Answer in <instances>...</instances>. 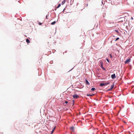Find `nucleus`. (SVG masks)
<instances>
[{"mask_svg": "<svg viewBox=\"0 0 134 134\" xmlns=\"http://www.w3.org/2000/svg\"><path fill=\"white\" fill-rule=\"evenodd\" d=\"M100 66L104 70H105V69L103 67V62L102 61L100 62Z\"/></svg>", "mask_w": 134, "mask_h": 134, "instance_id": "1", "label": "nucleus"}, {"mask_svg": "<svg viewBox=\"0 0 134 134\" xmlns=\"http://www.w3.org/2000/svg\"><path fill=\"white\" fill-rule=\"evenodd\" d=\"M130 60L131 59L130 58L127 59L125 61V64H128L130 62Z\"/></svg>", "mask_w": 134, "mask_h": 134, "instance_id": "2", "label": "nucleus"}, {"mask_svg": "<svg viewBox=\"0 0 134 134\" xmlns=\"http://www.w3.org/2000/svg\"><path fill=\"white\" fill-rule=\"evenodd\" d=\"M72 97L74 98L77 99L79 97L76 94H74L72 95Z\"/></svg>", "mask_w": 134, "mask_h": 134, "instance_id": "3", "label": "nucleus"}, {"mask_svg": "<svg viewBox=\"0 0 134 134\" xmlns=\"http://www.w3.org/2000/svg\"><path fill=\"white\" fill-rule=\"evenodd\" d=\"M111 77L113 79H115V74H114L113 75H111Z\"/></svg>", "mask_w": 134, "mask_h": 134, "instance_id": "4", "label": "nucleus"}, {"mask_svg": "<svg viewBox=\"0 0 134 134\" xmlns=\"http://www.w3.org/2000/svg\"><path fill=\"white\" fill-rule=\"evenodd\" d=\"M85 83L87 85H90V83L89 82L87 81V80L86 79V80H85Z\"/></svg>", "mask_w": 134, "mask_h": 134, "instance_id": "5", "label": "nucleus"}, {"mask_svg": "<svg viewBox=\"0 0 134 134\" xmlns=\"http://www.w3.org/2000/svg\"><path fill=\"white\" fill-rule=\"evenodd\" d=\"M105 84L104 83H100V86L101 87H103L105 86Z\"/></svg>", "mask_w": 134, "mask_h": 134, "instance_id": "6", "label": "nucleus"}, {"mask_svg": "<svg viewBox=\"0 0 134 134\" xmlns=\"http://www.w3.org/2000/svg\"><path fill=\"white\" fill-rule=\"evenodd\" d=\"M65 0H63L62 2V5H63L65 3Z\"/></svg>", "mask_w": 134, "mask_h": 134, "instance_id": "7", "label": "nucleus"}, {"mask_svg": "<svg viewBox=\"0 0 134 134\" xmlns=\"http://www.w3.org/2000/svg\"><path fill=\"white\" fill-rule=\"evenodd\" d=\"M70 129L72 131H73L74 130V127H70Z\"/></svg>", "mask_w": 134, "mask_h": 134, "instance_id": "8", "label": "nucleus"}, {"mask_svg": "<svg viewBox=\"0 0 134 134\" xmlns=\"http://www.w3.org/2000/svg\"><path fill=\"white\" fill-rule=\"evenodd\" d=\"M55 126L54 128L52 130V132H51V133H52L54 131L55 129Z\"/></svg>", "mask_w": 134, "mask_h": 134, "instance_id": "9", "label": "nucleus"}, {"mask_svg": "<svg viewBox=\"0 0 134 134\" xmlns=\"http://www.w3.org/2000/svg\"><path fill=\"white\" fill-rule=\"evenodd\" d=\"M56 21H55L52 23H51V24L52 25H54Z\"/></svg>", "mask_w": 134, "mask_h": 134, "instance_id": "10", "label": "nucleus"}, {"mask_svg": "<svg viewBox=\"0 0 134 134\" xmlns=\"http://www.w3.org/2000/svg\"><path fill=\"white\" fill-rule=\"evenodd\" d=\"M26 42L27 43H29L30 42V41L28 39H26Z\"/></svg>", "mask_w": 134, "mask_h": 134, "instance_id": "11", "label": "nucleus"}, {"mask_svg": "<svg viewBox=\"0 0 134 134\" xmlns=\"http://www.w3.org/2000/svg\"><path fill=\"white\" fill-rule=\"evenodd\" d=\"M60 6H61V4H58V6L57 7V8H58Z\"/></svg>", "mask_w": 134, "mask_h": 134, "instance_id": "12", "label": "nucleus"}, {"mask_svg": "<svg viewBox=\"0 0 134 134\" xmlns=\"http://www.w3.org/2000/svg\"><path fill=\"white\" fill-rule=\"evenodd\" d=\"M95 89L94 88H92L91 89V90L92 91H94L95 90Z\"/></svg>", "mask_w": 134, "mask_h": 134, "instance_id": "13", "label": "nucleus"}, {"mask_svg": "<svg viewBox=\"0 0 134 134\" xmlns=\"http://www.w3.org/2000/svg\"><path fill=\"white\" fill-rule=\"evenodd\" d=\"M104 83L105 84V85H106L109 84V82H108V83Z\"/></svg>", "mask_w": 134, "mask_h": 134, "instance_id": "14", "label": "nucleus"}, {"mask_svg": "<svg viewBox=\"0 0 134 134\" xmlns=\"http://www.w3.org/2000/svg\"><path fill=\"white\" fill-rule=\"evenodd\" d=\"M114 87V85H112L111 86V89H112Z\"/></svg>", "mask_w": 134, "mask_h": 134, "instance_id": "15", "label": "nucleus"}, {"mask_svg": "<svg viewBox=\"0 0 134 134\" xmlns=\"http://www.w3.org/2000/svg\"><path fill=\"white\" fill-rule=\"evenodd\" d=\"M87 96H91V94H87Z\"/></svg>", "mask_w": 134, "mask_h": 134, "instance_id": "16", "label": "nucleus"}, {"mask_svg": "<svg viewBox=\"0 0 134 134\" xmlns=\"http://www.w3.org/2000/svg\"><path fill=\"white\" fill-rule=\"evenodd\" d=\"M119 39V37H117L116 38V39L115 40V41H117Z\"/></svg>", "mask_w": 134, "mask_h": 134, "instance_id": "17", "label": "nucleus"}, {"mask_svg": "<svg viewBox=\"0 0 134 134\" xmlns=\"http://www.w3.org/2000/svg\"><path fill=\"white\" fill-rule=\"evenodd\" d=\"M42 24V23H39V25H41Z\"/></svg>", "mask_w": 134, "mask_h": 134, "instance_id": "18", "label": "nucleus"}, {"mask_svg": "<svg viewBox=\"0 0 134 134\" xmlns=\"http://www.w3.org/2000/svg\"><path fill=\"white\" fill-rule=\"evenodd\" d=\"M106 60H107V61L108 62H109V60L108 59H107Z\"/></svg>", "mask_w": 134, "mask_h": 134, "instance_id": "19", "label": "nucleus"}, {"mask_svg": "<svg viewBox=\"0 0 134 134\" xmlns=\"http://www.w3.org/2000/svg\"><path fill=\"white\" fill-rule=\"evenodd\" d=\"M65 103L66 104H67L68 103V102L67 101H65Z\"/></svg>", "mask_w": 134, "mask_h": 134, "instance_id": "20", "label": "nucleus"}, {"mask_svg": "<svg viewBox=\"0 0 134 134\" xmlns=\"http://www.w3.org/2000/svg\"><path fill=\"white\" fill-rule=\"evenodd\" d=\"M94 94H91V96H93Z\"/></svg>", "mask_w": 134, "mask_h": 134, "instance_id": "21", "label": "nucleus"}, {"mask_svg": "<svg viewBox=\"0 0 134 134\" xmlns=\"http://www.w3.org/2000/svg\"><path fill=\"white\" fill-rule=\"evenodd\" d=\"M110 57L111 58H112V57L111 55V54H110Z\"/></svg>", "mask_w": 134, "mask_h": 134, "instance_id": "22", "label": "nucleus"}, {"mask_svg": "<svg viewBox=\"0 0 134 134\" xmlns=\"http://www.w3.org/2000/svg\"><path fill=\"white\" fill-rule=\"evenodd\" d=\"M115 31H116V32H118V31H117V30H115Z\"/></svg>", "mask_w": 134, "mask_h": 134, "instance_id": "23", "label": "nucleus"}, {"mask_svg": "<svg viewBox=\"0 0 134 134\" xmlns=\"http://www.w3.org/2000/svg\"><path fill=\"white\" fill-rule=\"evenodd\" d=\"M131 19H133V18H131Z\"/></svg>", "mask_w": 134, "mask_h": 134, "instance_id": "24", "label": "nucleus"}]
</instances>
